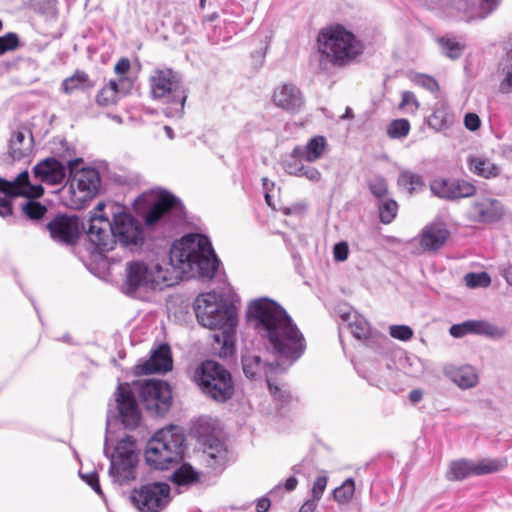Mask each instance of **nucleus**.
Listing matches in <instances>:
<instances>
[{"instance_id":"4be33fe9","label":"nucleus","mask_w":512,"mask_h":512,"mask_svg":"<svg viewBox=\"0 0 512 512\" xmlns=\"http://www.w3.org/2000/svg\"><path fill=\"white\" fill-rule=\"evenodd\" d=\"M34 178L41 183L56 186L61 185L65 179L64 165L55 158H46L33 168Z\"/></svg>"},{"instance_id":"e433bc0d","label":"nucleus","mask_w":512,"mask_h":512,"mask_svg":"<svg viewBox=\"0 0 512 512\" xmlns=\"http://www.w3.org/2000/svg\"><path fill=\"white\" fill-rule=\"evenodd\" d=\"M380 221L384 224L391 223L397 215L398 204L390 196L377 201Z\"/></svg>"},{"instance_id":"ddd939ff","label":"nucleus","mask_w":512,"mask_h":512,"mask_svg":"<svg viewBox=\"0 0 512 512\" xmlns=\"http://www.w3.org/2000/svg\"><path fill=\"white\" fill-rule=\"evenodd\" d=\"M139 393L146 409L156 415H163L171 405V389L164 381L147 380L141 384Z\"/></svg>"},{"instance_id":"a878e982","label":"nucleus","mask_w":512,"mask_h":512,"mask_svg":"<svg viewBox=\"0 0 512 512\" xmlns=\"http://www.w3.org/2000/svg\"><path fill=\"white\" fill-rule=\"evenodd\" d=\"M444 373L462 390L474 388L479 383L477 370L471 365L447 366Z\"/></svg>"},{"instance_id":"a19ab883","label":"nucleus","mask_w":512,"mask_h":512,"mask_svg":"<svg viewBox=\"0 0 512 512\" xmlns=\"http://www.w3.org/2000/svg\"><path fill=\"white\" fill-rule=\"evenodd\" d=\"M500 3V0H482L480 7L472 10L467 17V21L475 19H484L495 11Z\"/></svg>"},{"instance_id":"4c0bfd02","label":"nucleus","mask_w":512,"mask_h":512,"mask_svg":"<svg viewBox=\"0 0 512 512\" xmlns=\"http://www.w3.org/2000/svg\"><path fill=\"white\" fill-rule=\"evenodd\" d=\"M400 366L404 373L412 377L420 376L425 370L423 361L413 354L406 355L405 357L401 358Z\"/></svg>"},{"instance_id":"393cba45","label":"nucleus","mask_w":512,"mask_h":512,"mask_svg":"<svg viewBox=\"0 0 512 512\" xmlns=\"http://www.w3.org/2000/svg\"><path fill=\"white\" fill-rule=\"evenodd\" d=\"M449 231L442 224L427 225L419 235L421 249L425 252L436 251L446 242Z\"/></svg>"},{"instance_id":"6e6d98bb","label":"nucleus","mask_w":512,"mask_h":512,"mask_svg":"<svg viewBox=\"0 0 512 512\" xmlns=\"http://www.w3.org/2000/svg\"><path fill=\"white\" fill-rule=\"evenodd\" d=\"M349 248L344 241L336 243L333 248V256L336 261L342 262L348 258Z\"/></svg>"},{"instance_id":"4d7b16f0","label":"nucleus","mask_w":512,"mask_h":512,"mask_svg":"<svg viewBox=\"0 0 512 512\" xmlns=\"http://www.w3.org/2000/svg\"><path fill=\"white\" fill-rule=\"evenodd\" d=\"M449 332L455 338H461L465 335L470 334V329L468 328V321L452 325L450 327Z\"/></svg>"},{"instance_id":"f3484780","label":"nucleus","mask_w":512,"mask_h":512,"mask_svg":"<svg viewBox=\"0 0 512 512\" xmlns=\"http://www.w3.org/2000/svg\"><path fill=\"white\" fill-rule=\"evenodd\" d=\"M272 102L277 108L290 114L299 113L305 106L302 91L292 83H283L275 87Z\"/></svg>"},{"instance_id":"f257e3e1","label":"nucleus","mask_w":512,"mask_h":512,"mask_svg":"<svg viewBox=\"0 0 512 512\" xmlns=\"http://www.w3.org/2000/svg\"><path fill=\"white\" fill-rule=\"evenodd\" d=\"M218 266L219 260L210 240L202 234H188L173 243L169 264L141 260L127 262L123 290L134 297L163 290L176 282L178 273L210 280Z\"/></svg>"},{"instance_id":"c756f323","label":"nucleus","mask_w":512,"mask_h":512,"mask_svg":"<svg viewBox=\"0 0 512 512\" xmlns=\"http://www.w3.org/2000/svg\"><path fill=\"white\" fill-rule=\"evenodd\" d=\"M94 86V81L90 79L86 72L77 70L72 76L63 80L61 84V91L70 95L75 91L89 90Z\"/></svg>"},{"instance_id":"1a4fd4ad","label":"nucleus","mask_w":512,"mask_h":512,"mask_svg":"<svg viewBox=\"0 0 512 512\" xmlns=\"http://www.w3.org/2000/svg\"><path fill=\"white\" fill-rule=\"evenodd\" d=\"M109 208L112 218L110 224L114 245L119 242L122 246L131 250L139 247L144 239L141 223L122 205L111 203Z\"/></svg>"},{"instance_id":"8fccbe9b","label":"nucleus","mask_w":512,"mask_h":512,"mask_svg":"<svg viewBox=\"0 0 512 512\" xmlns=\"http://www.w3.org/2000/svg\"><path fill=\"white\" fill-rule=\"evenodd\" d=\"M19 46V38L15 33H7L0 37V55L15 50Z\"/></svg>"},{"instance_id":"5fc2aeb1","label":"nucleus","mask_w":512,"mask_h":512,"mask_svg":"<svg viewBox=\"0 0 512 512\" xmlns=\"http://www.w3.org/2000/svg\"><path fill=\"white\" fill-rule=\"evenodd\" d=\"M81 479L86 482L99 496L103 497V492L99 484L98 474L96 472L82 473L79 472Z\"/></svg>"},{"instance_id":"c03bdc74","label":"nucleus","mask_w":512,"mask_h":512,"mask_svg":"<svg viewBox=\"0 0 512 512\" xmlns=\"http://www.w3.org/2000/svg\"><path fill=\"white\" fill-rule=\"evenodd\" d=\"M465 283L470 288L488 287L491 283V278L486 272L468 273L465 276Z\"/></svg>"},{"instance_id":"aec40b11","label":"nucleus","mask_w":512,"mask_h":512,"mask_svg":"<svg viewBox=\"0 0 512 512\" xmlns=\"http://www.w3.org/2000/svg\"><path fill=\"white\" fill-rule=\"evenodd\" d=\"M51 238L62 244H73L79 236L76 216L58 215L48 225Z\"/></svg>"},{"instance_id":"338daca9","label":"nucleus","mask_w":512,"mask_h":512,"mask_svg":"<svg viewBox=\"0 0 512 512\" xmlns=\"http://www.w3.org/2000/svg\"><path fill=\"white\" fill-rule=\"evenodd\" d=\"M501 274L505 278L507 283L512 286V264H509L508 266L504 267L501 270Z\"/></svg>"},{"instance_id":"72a5a7b5","label":"nucleus","mask_w":512,"mask_h":512,"mask_svg":"<svg viewBox=\"0 0 512 512\" xmlns=\"http://www.w3.org/2000/svg\"><path fill=\"white\" fill-rule=\"evenodd\" d=\"M454 122V116L449 109L444 106H438L429 118V126L437 131L448 129Z\"/></svg>"},{"instance_id":"864d4df0","label":"nucleus","mask_w":512,"mask_h":512,"mask_svg":"<svg viewBox=\"0 0 512 512\" xmlns=\"http://www.w3.org/2000/svg\"><path fill=\"white\" fill-rule=\"evenodd\" d=\"M328 479L325 475H320L316 478L312 487V497L311 499L315 501H319L326 489Z\"/></svg>"},{"instance_id":"bf43d9fd","label":"nucleus","mask_w":512,"mask_h":512,"mask_svg":"<svg viewBox=\"0 0 512 512\" xmlns=\"http://www.w3.org/2000/svg\"><path fill=\"white\" fill-rule=\"evenodd\" d=\"M301 177H305L309 181L316 183L321 180V173L314 167L306 166Z\"/></svg>"},{"instance_id":"39448f33","label":"nucleus","mask_w":512,"mask_h":512,"mask_svg":"<svg viewBox=\"0 0 512 512\" xmlns=\"http://www.w3.org/2000/svg\"><path fill=\"white\" fill-rule=\"evenodd\" d=\"M198 322L206 328L222 331L223 342L226 345L237 325L235 307L228 303L221 294L208 292L200 294L194 304Z\"/></svg>"},{"instance_id":"603ef678","label":"nucleus","mask_w":512,"mask_h":512,"mask_svg":"<svg viewBox=\"0 0 512 512\" xmlns=\"http://www.w3.org/2000/svg\"><path fill=\"white\" fill-rule=\"evenodd\" d=\"M414 83L431 91L435 92L438 90V83L436 80L428 75L417 74L413 77Z\"/></svg>"},{"instance_id":"69168bd1","label":"nucleus","mask_w":512,"mask_h":512,"mask_svg":"<svg viewBox=\"0 0 512 512\" xmlns=\"http://www.w3.org/2000/svg\"><path fill=\"white\" fill-rule=\"evenodd\" d=\"M423 398V391L421 389H413L409 393V400L412 403H418Z\"/></svg>"},{"instance_id":"0e129e2a","label":"nucleus","mask_w":512,"mask_h":512,"mask_svg":"<svg viewBox=\"0 0 512 512\" xmlns=\"http://www.w3.org/2000/svg\"><path fill=\"white\" fill-rule=\"evenodd\" d=\"M270 507V500L268 498H260L256 504L257 512H267Z\"/></svg>"},{"instance_id":"bb28decb","label":"nucleus","mask_w":512,"mask_h":512,"mask_svg":"<svg viewBox=\"0 0 512 512\" xmlns=\"http://www.w3.org/2000/svg\"><path fill=\"white\" fill-rule=\"evenodd\" d=\"M279 364L266 362L255 353H247L242 357V368L246 377L255 379L262 376H268L269 373L276 370Z\"/></svg>"},{"instance_id":"09e8293b","label":"nucleus","mask_w":512,"mask_h":512,"mask_svg":"<svg viewBox=\"0 0 512 512\" xmlns=\"http://www.w3.org/2000/svg\"><path fill=\"white\" fill-rule=\"evenodd\" d=\"M389 334L394 339L408 341L413 337V330L407 325H391Z\"/></svg>"},{"instance_id":"cd10ccee","label":"nucleus","mask_w":512,"mask_h":512,"mask_svg":"<svg viewBox=\"0 0 512 512\" xmlns=\"http://www.w3.org/2000/svg\"><path fill=\"white\" fill-rule=\"evenodd\" d=\"M326 149V139L323 136H314L305 146H296L293 149V155L295 158H301L307 162H315L323 157Z\"/></svg>"},{"instance_id":"412c9836","label":"nucleus","mask_w":512,"mask_h":512,"mask_svg":"<svg viewBox=\"0 0 512 512\" xmlns=\"http://www.w3.org/2000/svg\"><path fill=\"white\" fill-rule=\"evenodd\" d=\"M172 369V358L168 345H160L150 356V359L138 363L134 367L136 375L165 373Z\"/></svg>"},{"instance_id":"c85d7f7f","label":"nucleus","mask_w":512,"mask_h":512,"mask_svg":"<svg viewBox=\"0 0 512 512\" xmlns=\"http://www.w3.org/2000/svg\"><path fill=\"white\" fill-rule=\"evenodd\" d=\"M467 165L473 174L485 179L497 177L501 172L497 164L482 155L469 156Z\"/></svg>"},{"instance_id":"20e7f679","label":"nucleus","mask_w":512,"mask_h":512,"mask_svg":"<svg viewBox=\"0 0 512 512\" xmlns=\"http://www.w3.org/2000/svg\"><path fill=\"white\" fill-rule=\"evenodd\" d=\"M364 43L342 25L322 29L317 36L320 62L343 68L356 62L363 54Z\"/></svg>"},{"instance_id":"2eb2a0df","label":"nucleus","mask_w":512,"mask_h":512,"mask_svg":"<svg viewBox=\"0 0 512 512\" xmlns=\"http://www.w3.org/2000/svg\"><path fill=\"white\" fill-rule=\"evenodd\" d=\"M506 464V460L503 459H482L480 461L461 459L451 463L448 478L462 480L473 475L490 474L500 471Z\"/></svg>"},{"instance_id":"49530a36","label":"nucleus","mask_w":512,"mask_h":512,"mask_svg":"<svg viewBox=\"0 0 512 512\" xmlns=\"http://www.w3.org/2000/svg\"><path fill=\"white\" fill-rule=\"evenodd\" d=\"M23 213L31 220H38L44 216L47 209L44 205L35 201H28L23 205Z\"/></svg>"},{"instance_id":"7c9ffc66","label":"nucleus","mask_w":512,"mask_h":512,"mask_svg":"<svg viewBox=\"0 0 512 512\" xmlns=\"http://www.w3.org/2000/svg\"><path fill=\"white\" fill-rule=\"evenodd\" d=\"M470 334L485 336L491 339H501L505 336L506 330L487 320H468Z\"/></svg>"},{"instance_id":"b1692460","label":"nucleus","mask_w":512,"mask_h":512,"mask_svg":"<svg viewBox=\"0 0 512 512\" xmlns=\"http://www.w3.org/2000/svg\"><path fill=\"white\" fill-rule=\"evenodd\" d=\"M337 311L355 338L366 339L370 335V325L362 315L348 305H340Z\"/></svg>"},{"instance_id":"7ed1b4c3","label":"nucleus","mask_w":512,"mask_h":512,"mask_svg":"<svg viewBox=\"0 0 512 512\" xmlns=\"http://www.w3.org/2000/svg\"><path fill=\"white\" fill-rule=\"evenodd\" d=\"M247 317L261 338L267 351L289 365L297 361L306 350L303 333L286 310L269 298L251 301Z\"/></svg>"},{"instance_id":"ea45409f","label":"nucleus","mask_w":512,"mask_h":512,"mask_svg":"<svg viewBox=\"0 0 512 512\" xmlns=\"http://www.w3.org/2000/svg\"><path fill=\"white\" fill-rule=\"evenodd\" d=\"M410 132V123L407 119H395L387 127V135L392 139L406 137Z\"/></svg>"},{"instance_id":"6e6552de","label":"nucleus","mask_w":512,"mask_h":512,"mask_svg":"<svg viewBox=\"0 0 512 512\" xmlns=\"http://www.w3.org/2000/svg\"><path fill=\"white\" fill-rule=\"evenodd\" d=\"M149 82L154 99H164L175 105V112H183L187 95L177 72L170 68H157L152 72Z\"/></svg>"},{"instance_id":"473e14b6","label":"nucleus","mask_w":512,"mask_h":512,"mask_svg":"<svg viewBox=\"0 0 512 512\" xmlns=\"http://www.w3.org/2000/svg\"><path fill=\"white\" fill-rule=\"evenodd\" d=\"M397 183L400 188L409 194L419 192L425 186L424 179L420 174L406 169L400 171Z\"/></svg>"},{"instance_id":"9d476101","label":"nucleus","mask_w":512,"mask_h":512,"mask_svg":"<svg viewBox=\"0 0 512 512\" xmlns=\"http://www.w3.org/2000/svg\"><path fill=\"white\" fill-rule=\"evenodd\" d=\"M101 187V177L95 168H82L75 171L70 178L68 193L70 206L74 209L83 208L92 200Z\"/></svg>"},{"instance_id":"2f4dec72","label":"nucleus","mask_w":512,"mask_h":512,"mask_svg":"<svg viewBox=\"0 0 512 512\" xmlns=\"http://www.w3.org/2000/svg\"><path fill=\"white\" fill-rule=\"evenodd\" d=\"M31 147L32 140L26 141L24 132L16 131L9 141V155L13 161H20L29 154Z\"/></svg>"},{"instance_id":"f704fd0d","label":"nucleus","mask_w":512,"mask_h":512,"mask_svg":"<svg viewBox=\"0 0 512 512\" xmlns=\"http://www.w3.org/2000/svg\"><path fill=\"white\" fill-rule=\"evenodd\" d=\"M198 478L199 473L187 463L182 464L171 476L172 481L177 485H188L196 482Z\"/></svg>"},{"instance_id":"3c124183","label":"nucleus","mask_w":512,"mask_h":512,"mask_svg":"<svg viewBox=\"0 0 512 512\" xmlns=\"http://www.w3.org/2000/svg\"><path fill=\"white\" fill-rule=\"evenodd\" d=\"M301 158H295L291 155V158L284 163L285 171L293 176L301 177L306 165L302 164Z\"/></svg>"},{"instance_id":"de8ad7c7","label":"nucleus","mask_w":512,"mask_h":512,"mask_svg":"<svg viewBox=\"0 0 512 512\" xmlns=\"http://www.w3.org/2000/svg\"><path fill=\"white\" fill-rule=\"evenodd\" d=\"M419 108V102L415 94L411 91L402 92V100L399 104V109L407 113L414 114Z\"/></svg>"},{"instance_id":"13d9d810","label":"nucleus","mask_w":512,"mask_h":512,"mask_svg":"<svg viewBox=\"0 0 512 512\" xmlns=\"http://www.w3.org/2000/svg\"><path fill=\"white\" fill-rule=\"evenodd\" d=\"M465 127L471 131H475L480 127L481 121L477 114L468 113L464 118Z\"/></svg>"},{"instance_id":"37998d69","label":"nucleus","mask_w":512,"mask_h":512,"mask_svg":"<svg viewBox=\"0 0 512 512\" xmlns=\"http://www.w3.org/2000/svg\"><path fill=\"white\" fill-rule=\"evenodd\" d=\"M370 192L377 201L389 197L387 182L383 177H374L368 182Z\"/></svg>"},{"instance_id":"774afa93","label":"nucleus","mask_w":512,"mask_h":512,"mask_svg":"<svg viewBox=\"0 0 512 512\" xmlns=\"http://www.w3.org/2000/svg\"><path fill=\"white\" fill-rule=\"evenodd\" d=\"M297 483H298V481L295 477H289L285 482L286 490H288V491L294 490L297 486Z\"/></svg>"},{"instance_id":"79ce46f5","label":"nucleus","mask_w":512,"mask_h":512,"mask_svg":"<svg viewBox=\"0 0 512 512\" xmlns=\"http://www.w3.org/2000/svg\"><path fill=\"white\" fill-rule=\"evenodd\" d=\"M354 492V481L349 478L340 487L334 489L333 497L339 503H347L352 499Z\"/></svg>"},{"instance_id":"f8f14e48","label":"nucleus","mask_w":512,"mask_h":512,"mask_svg":"<svg viewBox=\"0 0 512 512\" xmlns=\"http://www.w3.org/2000/svg\"><path fill=\"white\" fill-rule=\"evenodd\" d=\"M131 501L140 512H162L171 501L170 486L152 482L135 489Z\"/></svg>"},{"instance_id":"6ab92c4d","label":"nucleus","mask_w":512,"mask_h":512,"mask_svg":"<svg viewBox=\"0 0 512 512\" xmlns=\"http://www.w3.org/2000/svg\"><path fill=\"white\" fill-rule=\"evenodd\" d=\"M0 192L8 197H26L36 199L43 195L41 184H33L30 181L28 171H22L13 181L0 178Z\"/></svg>"},{"instance_id":"f03ea898","label":"nucleus","mask_w":512,"mask_h":512,"mask_svg":"<svg viewBox=\"0 0 512 512\" xmlns=\"http://www.w3.org/2000/svg\"><path fill=\"white\" fill-rule=\"evenodd\" d=\"M141 422V411L138 402L127 384H120L115 393V406L109 409L106 421L104 454L110 459L109 475L118 485L129 484L136 478L138 453L131 436L121 438L110 452L114 434L122 426L133 430Z\"/></svg>"},{"instance_id":"e2e57ef3","label":"nucleus","mask_w":512,"mask_h":512,"mask_svg":"<svg viewBox=\"0 0 512 512\" xmlns=\"http://www.w3.org/2000/svg\"><path fill=\"white\" fill-rule=\"evenodd\" d=\"M317 504V501L309 499L301 506L299 512H314L317 507Z\"/></svg>"},{"instance_id":"423d86ee","label":"nucleus","mask_w":512,"mask_h":512,"mask_svg":"<svg viewBox=\"0 0 512 512\" xmlns=\"http://www.w3.org/2000/svg\"><path fill=\"white\" fill-rule=\"evenodd\" d=\"M184 434L178 426L158 430L147 442L146 463L157 470H168L181 462L184 456Z\"/></svg>"},{"instance_id":"4468645a","label":"nucleus","mask_w":512,"mask_h":512,"mask_svg":"<svg viewBox=\"0 0 512 512\" xmlns=\"http://www.w3.org/2000/svg\"><path fill=\"white\" fill-rule=\"evenodd\" d=\"M104 207V203L97 204L94 209L95 211L91 213L87 231L89 241L99 252H107L114 249V238L110 220L107 216L100 214Z\"/></svg>"},{"instance_id":"dca6fc26","label":"nucleus","mask_w":512,"mask_h":512,"mask_svg":"<svg viewBox=\"0 0 512 512\" xmlns=\"http://www.w3.org/2000/svg\"><path fill=\"white\" fill-rule=\"evenodd\" d=\"M432 193L442 199L459 200L475 195L476 186L461 178H437L430 184Z\"/></svg>"},{"instance_id":"052dcab7","label":"nucleus","mask_w":512,"mask_h":512,"mask_svg":"<svg viewBox=\"0 0 512 512\" xmlns=\"http://www.w3.org/2000/svg\"><path fill=\"white\" fill-rule=\"evenodd\" d=\"M130 70V61L127 58H121L115 64L114 71L119 76H124Z\"/></svg>"},{"instance_id":"680f3d73","label":"nucleus","mask_w":512,"mask_h":512,"mask_svg":"<svg viewBox=\"0 0 512 512\" xmlns=\"http://www.w3.org/2000/svg\"><path fill=\"white\" fill-rule=\"evenodd\" d=\"M12 214L11 201L6 197H0V216L5 218Z\"/></svg>"},{"instance_id":"a18cd8bd","label":"nucleus","mask_w":512,"mask_h":512,"mask_svg":"<svg viewBox=\"0 0 512 512\" xmlns=\"http://www.w3.org/2000/svg\"><path fill=\"white\" fill-rule=\"evenodd\" d=\"M502 66L505 77L501 82V90L508 93L512 91V50L507 54Z\"/></svg>"},{"instance_id":"58836bf2","label":"nucleus","mask_w":512,"mask_h":512,"mask_svg":"<svg viewBox=\"0 0 512 512\" xmlns=\"http://www.w3.org/2000/svg\"><path fill=\"white\" fill-rule=\"evenodd\" d=\"M438 43L441 52L451 59L458 58L462 54L464 49L463 44L449 37L439 38Z\"/></svg>"},{"instance_id":"9b49d317","label":"nucleus","mask_w":512,"mask_h":512,"mask_svg":"<svg viewBox=\"0 0 512 512\" xmlns=\"http://www.w3.org/2000/svg\"><path fill=\"white\" fill-rule=\"evenodd\" d=\"M185 217V210L178 198L167 191L156 194L154 203L146 212L145 223L153 226L158 223L175 225Z\"/></svg>"},{"instance_id":"a211bd4d","label":"nucleus","mask_w":512,"mask_h":512,"mask_svg":"<svg viewBox=\"0 0 512 512\" xmlns=\"http://www.w3.org/2000/svg\"><path fill=\"white\" fill-rule=\"evenodd\" d=\"M504 215L502 203L492 197H477L470 206L468 218L478 223H494Z\"/></svg>"},{"instance_id":"0eeeda50","label":"nucleus","mask_w":512,"mask_h":512,"mask_svg":"<svg viewBox=\"0 0 512 512\" xmlns=\"http://www.w3.org/2000/svg\"><path fill=\"white\" fill-rule=\"evenodd\" d=\"M193 381L206 396L217 402H225L234 394L231 373L212 360H206L195 368Z\"/></svg>"},{"instance_id":"5701e85b","label":"nucleus","mask_w":512,"mask_h":512,"mask_svg":"<svg viewBox=\"0 0 512 512\" xmlns=\"http://www.w3.org/2000/svg\"><path fill=\"white\" fill-rule=\"evenodd\" d=\"M202 459L213 470H221L228 459L225 444L218 438H208L204 441Z\"/></svg>"},{"instance_id":"c9c22d12","label":"nucleus","mask_w":512,"mask_h":512,"mask_svg":"<svg viewBox=\"0 0 512 512\" xmlns=\"http://www.w3.org/2000/svg\"><path fill=\"white\" fill-rule=\"evenodd\" d=\"M118 100V84L116 81H109L96 96V102L99 106L108 107L115 104Z\"/></svg>"}]
</instances>
